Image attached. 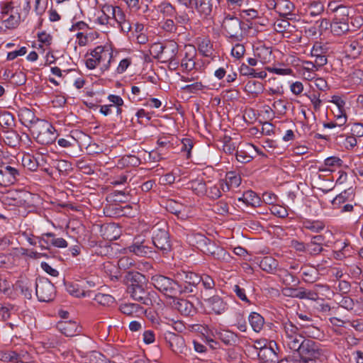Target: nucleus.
Listing matches in <instances>:
<instances>
[{
	"label": "nucleus",
	"mask_w": 363,
	"mask_h": 363,
	"mask_svg": "<svg viewBox=\"0 0 363 363\" xmlns=\"http://www.w3.org/2000/svg\"><path fill=\"white\" fill-rule=\"evenodd\" d=\"M151 284L154 287L167 298L178 297L181 291V284L178 281L168 277L155 274L151 277Z\"/></svg>",
	"instance_id": "obj_1"
},
{
	"label": "nucleus",
	"mask_w": 363,
	"mask_h": 363,
	"mask_svg": "<svg viewBox=\"0 0 363 363\" xmlns=\"http://www.w3.org/2000/svg\"><path fill=\"white\" fill-rule=\"evenodd\" d=\"M296 353L301 363H320L323 350L318 342L307 338Z\"/></svg>",
	"instance_id": "obj_2"
},
{
	"label": "nucleus",
	"mask_w": 363,
	"mask_h": 363,
	"mask_svg": "<svg viewBox=\"0 0 363 363\" xmlns=\"http://www.w3.org/2000/svg\"><path fill=\"white\" fill-rule=\"evenodd\" d=\"M284 337V344L294 353L300 348L307 340L300 332V329L289 321L283 324Z\"/></svg>",
	"instance_id": "obj_3"
},
{
	"label": "nucleus",
	"mask_w": 363,
	"mask_h": 363,
	"mask_svg": "<svg viewBox=\"0 0 363 363\" xmlns=\"http://www.w3.org/2000/svg\"><path fill=\"white\" fill-rule=\"evenodd\" d=\"M31 131L32 134L35 135L37 143L44 145L54 143L57 136L55 128L45 120L38 121Z\"/></svg>",
	"instance_id": "obj_4"
},
{
	"label": "nucleus",
	"mask_w": 363,
	"mask_h": 363,
	"mask_svg": "<svg viewBox=\"0 0 363 363\" xmlns=\"http://www.w3.org/2000/svg\"><path fill=\"white\" fill-rule=\"evenodd\" d=\"M35 294L41 302L52 301L55 296V287L52 282L45 277H38L35 284Z\"/></svg>",
	"instance_id": "obj_5"
},
{
	"label": "nucleus",
	"mask_w": 363,
	"mask_h": 363,
	"mask_svg": "<svg viewBox=\"0 0 363 363\" xmlns=\"http://www.w3.org/2000/svg\"><path fill=\"white\" fill-rule=\"evenodd\" d=\"M152 242L163 255H167L172 250L169 233L167 230L160 228L158 225L152 229Z\"/></svg>",
	"instance_id": "obj_6"
},
{
	"label": "nucleus",
	"mask_w": 363,
	"mask_h": 363,
	"mask_svg": "<svg viewBox=\"0 0 363 363\" xmlns=\"http://www.w3.org/2000/svg\"><path fill=\"white\" fill-rule=\"evenodd\" d=\"M222 27L230 38L236 41L242 40L241 21L238 17L228 15L223 19Z\"/></svg>",
	"instance_id": "obj_7"
},
{
	"label": "nucleus",
	"mask_w": 363,
	"mask_h": 363,
	"mask_svg": "<svg viewBox=\"0 0 363 363\" xmlns=\"http://www.w3.org/2000/svg\"><path fill=\"white\" fill-rule=\"evenodd\" d=\"M200 296L206 307L216 314H222L227 309V303L216 293L211 295L207 291H201Z\"/></svg>",
	"instance_id": "obj_8"
},
{
	"label": "nucleus",
	"mask_w": 363,
	"mask_h": 363,
	"mask_svg": "<svg viewBox=\"0 0 363 363\" xmlns=\"http://www.w3.org/2000/svg\"><path fill=\"white\" fill-rule=\"evenodd\" d=\"M343 52L347 57L356 59L363 53V37L347 40L343 44Z\"/></svg>",
	"instance_id": "obj_9"
},
{
	"label": "nucleus",
	"mask_w": 363,
	"mask_h": 363,
	"mask_svg": "<svg viewBox=\"0 0 363 363\" xmlns=\"http://www.w3.org/2000/svg\"><path fill=\"white\" fill-rule=\"evenodd\" d=\"M130 296L135 301L146 305L152 306V298L156 295V293L153 291H149L145 287V284L135 288H130L129 292H128Z\"/></svg>",
	"instance_id": "obj_10"
},
{
	"label": "nucleus",
	"mask_w": 363,
	"mask_h": 363,
	"mask_svg": "<svg viewBox=\"0 0 363 363\" xmlns=\"http://www.w3.org/2000/svg\"><path fill=\"white\" fill-rule=\"evenodd\" d=\"M149 244V241L138 236L134 238L133 244L128 247V249L130 252L138 256L147 257L152 252V247Z\"/></svg>",
	"instance_id": "obj_11"
},
{
	"label": "nucleus",
	"mask_w": 363,
	"mask_h": 363,
	"mask_svg": "<svg viewBox=\"0 0 363 363\" xmlns=\"http://www.w3.org/2000/svg\"><path fill=\"white\" fill-rule=\"evenodd\" d=\"M172 306L177 310L182 315L193 316L196 313V308L189 301L179 297L172 299Z\"/></svg>",
	"instance_id": "obj_12"
},
{
	"label": "nucleus",
	"mask_w": 363,
	"mask_h": 363,
	"mask_svg": "<svg viewBox=\"0 0 363 363\" xmlns=\"http://www.w3.org/2000/svg\"><path fill=\"white\" fill-rule=\"evenodd\" d=\"M1 175L2 176V186H6L14 184L20 176L19 170L11 165L2 164L0 165Z\"/></svg>",
	"instance_id": "obj_13"
},
{
	"label": "nucleus",
	"mask_w": 363,
	"mask_h": 363,
	"mask_svg": "<svg viewBox=\"0 0 363 363\" xmlns=\"http://www.w3.org/2000/svg\"><path fill=\"white\" fill-rule=\"evenodd\" d=\"M29 195L21 191H11L4 197V203L9 206H26Z\"/></svg>",
	"instance_id": "obj_14"
},
{
	"label": "nucleus",
	"mask_w": 363,
	"mask_h": 363,
	"mask_svg": "<svg viewBox=\"0 0 363 363\" xmlns=\"http://www.w3.org/2000/svg\"><path fill=\"white\" fill-rule=\"evenodd\" d=\"M57 328L67 337H74L81 332L77 323L72 320L59 321L57 323Z\"/></svg>",
	"instance_id": "obj_15"
},
{
	"label": "nucleus",
	"mask_w": 363,
	"mask_h": 363,
	"mask_svg": "<svg viewBox=\"0 0 363 363\" xmlns=\"http://www.w3.org/2000/svg\"><path fill=\"white\" fill-rule=\"evenodd\" d=\"M18 117L23 125L32 129L38 121H43L37 118L34 112L28 108H21L18 111Z\"/></svg>",
	"instance_id": "obj_16"
},
{
	"label": "nucleus",
	"mask_w": 363,
	"mask_h": 363,
	"mask_svg": "<svg viewBox=\"0 0 363 363\" xmlns=\"http://www.w3.org/2000/svg\"><path fill=\"white\" fill-rule=\"evenodd\" d=\"M164 340L173 352H182V349L184 346V340L181 335L167 332L164 334Z\"/></svg>",
	"instance_id": "obj_17"
},
{
	"label": "nucleus",
	"mask_w": 363,
	"mask_h": 363,
	"mask_svg": "<svg viewBox=\"0 0 363 363\" xmlns=\"http://www.w3.org/2000/svg\"><path fill=\"white\" fill-rule=\"evenodd\" d=\"M329 287L325 284H316L311 289H307L303 287L301 299H308L316 301L319 299V293L320 291H328Z\"/></svg>",
	"instance_id": "obj_18"
},
{
	"label": "nucleus",
	"mask_w": 363,
	"mask_h": 363,
	"mask_svg": "<svg viewBox=\"0 0 363 363\" xmlns=\"http://www.w3.org/2000/svg\"><path fill=\"white\" fill-rule=\"evenodd\" d=\"M125 281L128 285L127 292L130 288H135L145 284V277L138 272H128L125 276Z\"/></svg>",
	"instance_id": "obj_19"
},
{
	"label": "nucleus",
	"mask_w": 363,
	"mask_h": 363,
	"mask_svg": "<svg viewBox=\"0 0 363 363\" xmlns=\"http://www.w3.org/2000/svg\"><path fill=\"white\" fill-rule=\"evenodd\" d=\"M14 289L20 291L21 295L26 299H31L33 296V285L32 282L26 278H21L14 284Z\"/></svg>",
	"instance_id": "obj_20"
},
{
	"label": "nucleus",
	"mask_w": 363,
	"mask_h": 363,
	"mask_svg": "<svg viewBox=\"0 0 363 363\" xmlns=\"http://www.w3.org/2000/svg\"><path fill=\"white\" fill-rule=\"evenodd\" d=\"M91 56H92L94 58H97V60L101 62V61L108 59L107 63L104 64L102 67H101L102 72H104L109 69L111 60L112 58V54L111 52H108V51H106L104 49V47L103 46H97L95 49H94L91 53Z\"/></svg>",
	"instance_id": "obj_21"
},
{
	"label": "nucleus",
	"mask_w": 363,
	"mask_h": 363,
	"mask_svg": "<svg viewBox=\"0 0 363 363\" xmlns=\"http://www.w3.org/2000/svg\"><path fill=\"white\" fill-rule=\"evenodd\" d=\"M177 52L178 45L175 42H169L164 45V51L160 59H162V62H169V64H173Z\"/></svg>",
	"instance_id": "obj_22"
},
{
	"label": "nucleus",
	"mask_w": 363,
	"mask_h": 363,
	"mask_svg": "<svg viewBox=\"0 0 363 363\" xmlns=\"http://www.w3.org/2000/svg\"><path fill=\"white\" fill-rule=\"evenodd\" d=\"M195 238L197 239V244L199 245L197 247H202L201 250L204 253L211 256L215 254V251H216L218 246L213 242H211L208 238L201 234L196 235Z\"/></svg>",
	"instance_id": "obj_23"
},
{
	"label": "nucleus",
	"mask_w": 363,
	"mask_h": 363,
	"mask_svg": "<svg viewBox=\"0 0 363 363\" xmlns=\"http://www.w3.org/2000/svg\"><path fill=\"white\" fill-rule=\"evenodd\" d=\"M274 9L280 16L287 18L289 15L292 14L295 6L290 0H277L274 4Z\"/></svg>",
	"instance_id": "obj_24"
},
{
	"label": "nucleus",
	"mask_w": 363,
	"mask_h": 363,
	"mask_svg": "<svg viewBox=\"0 0 363 363\" xmlns=\"http://www.w3.org/2000/svg\"><path fill=\"white\" fill-rule=\"evenodd\" d=\"M324 11V5L320 1H311L307 4L306 16L315 18L320 16Z\"/></svg>",
	"instance_id": "obj_25"
},
{
	"label": "nucleus",
	"mask_w": 363,
	"mask_h": 363,
	"mask_svg": "<svg viewBox=\"0 0 363 363\" xmlns=\"http://www.w3.org/2000/svg\"><path fill=\"white\" fill-rule=\"evenodd\" d=\"M259 357L266 363H279V357L272 346H264L260 348Z\"/></svg>",
	"instance_id": "obj_26"
},
{
	"label": "nucleus",
	"mask_w": 363,
	"mask_h": 363,
	"mask_svg": "<svg viewBox=\"0 0 363 363\" xmlns=\"http://www.w3.org/2000/svg\"><path fill=\"white\" fill-rule=\"evenodd\" d=\"M212 0H196L194 9L202 16H209L213 11Z\"/></svg>",
	"instance_id": "obj_27"
},
{
	"label": "nucleus",
	"mask_w": 363,
	"mask_h": 363,
	"mask_svg": "<svg viewBox=\"0 0 363 363\" xmlns=\"http://www.w3.org/2000/svg\"><path fill=\"white\" fill-rule=\"evenodd\" d=\"M252 148L255 147L250 144H246L243 147H238L235 152L236 160L241 163H247L252 160V156L249 153Z\"/></svg>",
	"instance_id": "obj_28"
},
{
	"label": "nucleus",
	"mask_w": 363,
	"mask_h": 363,
	"mask_svg": "<svg viewBox=\"0 0 363 363\" xmlns=\"http://www.w3.org/2000/svg\"><path fill=\"white\" fill-rule=\"evenodd\" d=\"M207 185L203 179H195L189 182L188 188L191 189L196 195L203 196L207 192Z\"/></svg>",
	"instance_id": "obj_29"
},
{
	"label": "nucleus",
	"mask_w": 363,
	"mask_h": 363,
	"mask_svg": "<svg viewBox=\"0 0 363 363\" xmlns=\"http://www.w3.org/2000/svg\"><path fill=\"white\" fill-rule=\"evenodd\" d=\"M4 141L7 145L15 147L20 145L21 137L16 130L9 129L4 130Z\"/></svg>",
	"instance_id": "obj_30"
},
{
	"label": "nucleus",
	"mask_w": 363,
	"mask_h": 363,
	"mask_svg": "<svg viewBox=\"0 0 363 363\" xmlns=\"http://www.w3.org/2000/svg\"><path fill=\"white\" fill-rule=\"evenodd\" d=\"M330 28L332 32L337 35H341L345 33L350 30V26L348 23V20H340V21H334L330 23Z\"/></svg>",
	"instance_id": "obj_31"
},
{
	"label": "nucleus",
	"mask_w": 363,
	"mask_h": 363,
	"mask_svg": "<svg viewBox=\"0 0 363 363\" xmlns=\"http://www.w3.org/2000/svg\"><path fill=\"white\" fill-rule=\"evenodd\" d=\"M177 277L179 278L184 284H189L191 285H198L201 280V278L197 274L192 272H182L178 273Z\"/></svg>",
	"instance_id": "obj_32"
},
{
	"label": "nucleus",
	"mask_w": 363,
	"mask_h": 363,
	"mask_svg": "<svg viewBox=\"0 0 363 363\" xmlns=\"http://www.w3.org/2000/svg\"><path fill=\"white\" fill-rule=\"evenodd\" d=\"M249 322L253 330L259 333L262 329L264 324V318L256 312H252L249 315Z\"/></svg>",
	"instance_id": "obj_33"
},
{
	"label": "nucleus",
	"mask_w": 363,
	"mask_h": 363,
	"mask_svg": "<svg viewBox=\"0 0 363 363\" xmlns=\"http://www.w3.org/2000/svg\"><path fill=\"white\" fill-rule=\"evenodd\" d=\"M278 266L277 261L272 257H264L259 263V267L268 273H274Z\"/></svg>",
	"instance_id": "obj_34"
},
{
	"label": "nucleus",
	"mask_w": 363,
	"mask_h": 363,
	"mask_svg": "<svg viewBox=\"0 0 363 363\" xmlns=\"http://www.w3.org/2000/svg\"><path fill=\"white\" fill-rule=\"evenodd\" d=\"M302 270V279L306 283L313 284L320 279V274L315 269L305 268Z\"/></svg>",
	"instance_id": "obj_35"
},
{
	"label": "nucleus",
	"mask_w": 363,
	"mask_h": 363,
	"mask_svg": "<svg viewBox=\"0 0 363 363\" xmlns=\"http://www.w3.org/2000/svg\"><path fill=\"white\" fill-rule=\"evenodd\" d=\"M199 51L205 57H211L213 54V45L211 40L206 38L200 40L199 43Z\"/></svg>",
	"instance_id": "obj_36"
},
{
	"label": "nucleus",
	"mask_w": 363,
	"mask_h": 363,
	"mask_svg": "<svg viewBox=\"0 0 363 363\" xmlns=\"http://www.w3.org/2000/svg\"><path fill=\"white\" fill-rule=\"evenodd\" d=\"M351 195H354V191L350 188L347 190L343 191L340 194L335 196L332 201V204L335 208H340L342 204H344Z\"/></svg>",
	"instance_id": "obj_37"
},
{
	"label": "nucleus",
	"mask_w": 363,
	"mask_h": 363,
	"mask_svg": "<svg viewBox=\"0 0 363 363\" xmlns=\"http://www.w3.org/2000/svg\"><path fill=\"white\" fill-rule=\"evenodd\" d=\"M239 201H242L247 205L257 206L259 205L260 199L254 191H247L243 194L242 197L239 199Z\"/></svg>",
	"instance_id": "obj_38"
},
{
	"label": "nucleus",
	"mask_w": 363,
	"mask_h": 363,
	"mask_svg": "<svg viewBox=\"0 0 363 363\" xmlns=\"http://www.w3.org/2000/svg\"><path fill=\"white\" fill-rule=\"evenodd\" d=\"M23 165L30 171H35L41 165L39 158H35L30 155H25L22 160Z\"/></svg>",
	"instance_id": "obj_39"
},
{
	"label": "nucleus",
	"mask_w": 363,
	"mask_h": 363,
	"mask_svg": "<svg viewBox=\"0 0 363 363\" xmlns=\"http://www.w3.org/2000/svg\"><path fill=\"white\" fill-rule=\"evenodd\" d=\"M202 282V285L204 288V290H201V291H207V293H210V294H215L216 292V289L215 288L216 284L214 280L208 275H203L201 277Z\"/></svg>",
	"instance_id": "obj_40"
},
{
	"label": "nucleus",
	"mask_w": 363,
	"mask_h": 363,
	"mask_svg": "<svg viewBox=\"0 0 363 363\" xmlns=\"http://www.w3.org/2000/svg\"><path fill=\"white\" fill-rule=\"evenodd\" d=\"M303 227L313 233H319L325 228V224L320 220H306L303 223Z\"/></svg>",
	"instance_id": "obj_41"
},
{
	"label": "nucleus",
	"mask_w": 363,
	"mask_h": 363,
	"mask_svg": "<svg viewBox=\"0 0 363 363\" xmlns=\"http://www.w3.org/2000/svg\"><path fill=\"white\" fill-rule=\"evenodd\" d=\"M347 134H351L355 137L363 136V125L362 123H353L352 125H347L342 128Z\"/></svg>",
	"instance_id": "obj_42"
},
{
	"label": "nucleus",
	"mask_w": 363,
	"mask_h": 363,
	"mask_svg": "<svg viewBox=\"0 0 363 363\" xmlns=\"http://www.w3.org/2000/svg\"><path fill=\"white\" fill-rule=\"evenodd\" d=\"M159 11L166 17H173L177 14L176 8L169 2L163 1L158 6Z\"/></svg>",
	"instance_id": "obj_43"
},
{
	"label": "nucleus",
	"mask_w": 363,
	"mask_h": 363,
	"mask_svg": "<svg viewBox=\"0 0 363 363\" xmlns=\"http://www.w3.org/2000/svg\"><path fill=\"white\" fill-rule=\"evenodd\" d=\"M263 89L262 83L258 81L250 80L245 84V90L252 94L257 95L262 93Z\"/></svg>",
	"instance_id": "obj_44"
},
{
	"label": "nucleus",
	"mask_w": 363,
	"mask_h": 363,
	"mask_svg": "<svg viewBox=\"0 0 363 363\" xmlns=\"http://www.w3.org/2000/svg\"><path fill=\"white\" fill-rule=\"evenodd\" d=\"M194 55L191 52H186L184 57L182 60L181 66L186 72H190L195 68L196 62L194 60Z\"/></svg>",
	"instance_id": "obj_45"
},
{
	"label": "nucleus",
	"mask_w": 363,
	"mask_h": 363,
	"mask_svg": "<svg viewBox=\"0 0 363 363\" xmlns=\"http://www.w3.org/2000/svg\"><path fill=\"white\" fill-rule=\"evenodd\" d=\"M279 277L283 284L286 286L285 287H287L294 283H296V284L299 283V281L296 279V276L288 270L281 271Z\"/></svg>",
	"instance_id": "obj_46"
},
{
	"label": "nucleus",
	"mask_w": 363,
	"mask_h": 363,
	"mask_svg": "<svg viewBox=\"0 0 363 363\" xmlns=\"http://www.w3.org/2000/svg\"><path fill=\"white\" fill-rule=\"evenodd\" d=\"M207 184V192L206 194L213 200L219 199L222 195L220 187L218 184H213L211 181H208Z\"/></svg>",
	"instance_id": "obj_47"
},
{
	"label": "nucleus",
	"mask_w": 363,
	"mask_h": 363,
	"mask_svg": "<svg viewBox=\"0 0 363 363\" xmlns=\"http://www.w3.org/2000/svg\"><path fill=\"white\" fill-rule=\"evenodd\" d=\"M94 300L104 306H111L115 301V298L112 296L101 293L96 294Z\"/></svg>",
	"instance_id": "obj_48"
},
{
	"label": "nucleus",
	"mask_w": 363,
	"mask_h": 363,
	"mask_svg": "<svg viewBox=\"0 0 363 363\" xmlns=\"http://www.w3.org/2000/svg\"><path fill=\"white\" fill-rule=\"evenodd\" d=\"M303 291V287L298 288H293V287H284L281 289V292L284 296L286 297L296 298L301 299V291Z\"/></svg>",
	"instance_id": "obj_49"
},
{
	"label": "nucleus",
	"mask_w": 363,
	"mask_h": 363,
	"mask_svg": "<svg viewBox=\"0 0 363 363\" xmlns=\"http://www.w3.org/2000/svg\"><path fill=\"white\" fill-rule=\"evenodd\" d=\"M237 143L234 142L231 138H225L223 145V150L225 153L228 155H233L234 152L238 150Z\"/></svg>",
	"instance_id": "obj_50"
},
{
	"label": "nucleus",
	"mask_w": 363,
	"mask_h": 363,
	"mask_svg": "<svg viewBox=\"0 0 363 363\" xmlns=\"http://www.w3.org/2000/svg\"><path fill=\"white\" fill-rule=\"evenodd\" d=\"M49 237H53V233H43L40 236L35 237V240H38L39 247L42 250H49L50 249Z\"/></svg>",
	"instance_id": "obj_51"
},
{
	"label": "nucleus",
	"mask_w": 363,
	"mask_h": 363,
	"mask_svg": "<svg viewBox=\"0 0 363 363\" xmlns=\"http://www.w3.org/2000/svg\"><path fill=\"white\" fill-rule=\"evenodd\" d=\"M20 14L16 13V14H11L6 19H3V22L5 23V26L8 29H13L16 28L20 22Z\"/></svg>",
	"instance_id": "obj_52"
},
{
	"label": "nucleus",
	"mask_w": 363,
	"mask_h": 363,
	"mask_svg": "<svg viewBox=\"0 0 363 363\" xmlns=\"http://www.w3.org/2000/svg\"><path fill=\"white\" fill-rule=\"evenodd\" d=\"M351 11L350 8L348 6L341 5V7L334 13L333 20L340 21V20H348L350 12Z\"/></svg>",
	"instance_id": "obj_53"
},
{
	"label": "nucleus",
	"mask_w": 363,
	"mask_h": 363,
	"mask_svg": "<svg viewBox=\"0 0 363 363\" xmlns=\"http://www.w3.org/2000/svg\"><path fill=\"white\" fill-rule=\"evenodd\" d=\"M107 359L103 354L97 351H92L87 356L89 363H106Z\"/></svg>",
	"instance_id": "obj_54"
},
{
	"label": "nucleus",
	"mask_w": 363,
	"mask_h": 363,
	"mask_svg": "<svg viewBox=\"0 0 363 363\" xmlns=\"http://www.w3.org/2000/svg\"><path fill=\"white\" fill-rule=\"evenodd\" d=\"M14 123V118L12 114L9 112H4L0 116V124L4 128H6L7 130L11 129L10 128Z\"/></svg>",
	"instance_id": "obj_55"
},
{
	"label": "nucleus",
	"mask_w": 363,
	"mask_h": 363,
	"mask_svg": "<svg viewBox=\"0 0 363 363\" xmlns=\"http://www.w3.org/2000/svg\"><path fill=\"white\" fill-rule=\"evenodd\" d=\"M77 167L84 174H92L94 172L91 164L87 163L84 160H79L76 163Z\"/></svg>",
	"instance_id": "obj_56"
},
{
	"label": "nucleus",
	"mask_w": 363,
	"mask_h": 363,
	"mask_svg": "<svg viewBox=\"0 0 363 363\" xmlns=\"http://www.w3.org/2000/svg\"><path fill=\"white\" fill-rule=\"evenodd\" d=\"M162 28L166 32L176 33L179 28L173 19L168 18L162 23Z\"/></svg>",
	"instance_id": "obj_57"
},
{
	"label": "nucleus",
	"mask_w": 363,
	"mask_h": 363,
	"mask_svg": "<svg viewBox=\"0 0 363 363\" xmlns=\"http://www.w3.org/2000/svg\"><path fill=\"white\" fill-rule=\"evenodd\" d=\"M117 7L118 6H113L109 4H104L101 9L102 14L106 15L111 21L112 19H114L116 16Z\"/></svg>",
	"instance_id": "obj_58"
},
{
	"label": "nucleus",
	"mask_w": 363,
	"mask_h": 363,
	"mask_svg": "<svg viewBox=\"0 0 363 363\" xmlns=\"http://www.w3.org/2000/svg\"><path fill=\"white\" fill-rule=\"evenodd\" d=\"M117 7L118 6H113L109 4H104L101 9L102 14L106 15L111 21L112 19H114L116 16Z\"/></svg>",
	"instance_id": "obj_59"
},
{
	"label": "nucleus",
	"mask_w": 363,
	"mask_h": 363,
	"mask_svg": "<svg viewBox=\"0 0 363 363\" xmlns=\"http://www.w3.org/2000/svg\"><path fill=\"white\" fill-rule=\"evenodd\" d=\"M117 7L118 6H113L109 4H104L101 9L102 14L106 15L111 21L112 19H114L116 16Z\"/></svg>",
	"instance_id": "obj_60"
},
{
	"label": "nucleus",
	"mask_w": 363,
	"mask_h": 363,
	"mask_svg": "<svg viewBox=\"0 0 363 363\" xmlns=\"http://www.w3.org/2000/svg\"><path fill=\"white\" fill-rule=\"evenodd\" d=\"M213 210L220 215L227 214L228 213V204L224 201H220L213 205Z\"/></svg>",
	"instance_id": "obj_61"
},
{
	"label": "nucleus",
	"mask_w": 363,
	"mask_h": 363,
	"mask_svg": "<svg viewBox=\"0 0 363 363\" xmlns=\"http://www.w3.org/2000/svg\"><path fill=\"white\" fill-rule=\"evenodd\" d=\"M226 181L229 183V185L232 186L238 187L241 183V178L239 175H237L233 172H228L226 174Z\"/></svg>",
	"instance_id": "obj_62"
},
{
	"label": "nucleus",
	"mask_w": 363,
	"mask_h": 363,
	"mask_svg": "<svg viewBox=\"0 0 363 363\" xmlns=\"http://www.w3.org/2000/svg\"><path fill=\"white\" fill-rule=\"evenodd\" d=\"M16 351L0 352V360L7 363H13L14 359H16Z\"/></svg>",
	"instance_id": "obj_63"
},
{
	"label": "nucleus",
	"mask_w": 363,
	"mask_h": 363,
	"mask_svg": "<svg viewBox=\"0 0 363 363\" xmlns=\"http://www.w3.org/2000/svg\"><path fill=\"white\" fill-rule=\"evenodd\" d=\"M174 16L175 18V23L177 26H178V28L188 24L190 22L189 15L186 12H183L181 14H179L177 12V14H175Z\"/></svg>",
	"instance_id": "obj_64"
}]
</instances>
